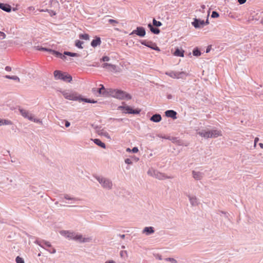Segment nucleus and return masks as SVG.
Listing matches in <instances>:
<instances>
[{
  "label": "nucleus",
  "instance_id": "nucleus-1",
  "mask_svg": "<svg viewBox=\"0 0 263 263\" xmlns=\"http://www.w3.org/2000/svg\"><path fill=\"white\" fill-rule=\"evenodd\" d=\"M101 87L98 90V92L104 97L111 96L120 100L125 99L130 100L132 99L129 94L123 90L112 88L105 89L103 85H101Z\"/></svg>",
  "mask_w": 263,
  "mask_h": 263
},
{
  "label": "nucleus",
  "instance_id": "nucleus-2",
  "mask_svg": "<svg viewBox=\"0 0 263 263\" xmlns=\"http://www.w3.org/2000/svg\"><path fill=\"white\" fill-rule=\"evenodd\" d=\"M95 178L103 189L108 190L112 189L113 183L112 181L110 179L102 176H96Z\"/></svg>",
  "mask_w": 263,
  "mask_h": 263
},
{
  "label": "nucleus",
  "instance_id": "nucleus-3",
  "mask_svg": "<svg viewBox=\"0 0 263 263\" xmlns=\"http://www.w3.org/2000/svg\"><path fill=\"white\" fill-rule=\"evenodd\" d=\"M55 80H61L65 82H70L72 81V77L65 72H62L60 70H56L53 72Z\"/></svg>",
  "mask_w": 263,
  "mask_h": 263
},
{
  "label": "nucleus",
  "instance_id": "nucleus-4",
  "mask_svg": "<svg viewBox=\"0 0 263 263\" xmlns=\"http://www.w3.org/2000/svg\"><path fill=\"white\" fill-rule=\"evenodd\" d=\"M61 92L64 98L67 100L78 101L80 99V97L77 96L76 93L72 92L69 90H64Z\"/></svg>",
  "mask_w": 263,
  "mask_h": 263
},
{
  "label": "nucleus",
  "instance_id": "nucleus-5",
  "mask_svg": "<svg viewBox=\"0 0 263 263\" xmlns=\"http://www.w3.org/2000/svg\"><path fill=\"white\" fill-rule=\"evenodd\" d=\"M165 74L174 79H184L186 76V72L184 71L177 72L172 71L170 72H166Z\"/></svg>",
  "mask_w": 263,
  "mask_h": 263
},
{
  "label": "nucleus",
  "instance_id": "nucleus-6",
  "mask_svg": "<svg viewBox=\"0 0 263 263\" xmlns=\"http://www.w3.org/2000/svg\"><path fill=\"white\" fill-rule=\"evenodd\" d=\"M118 109L120 110H125V113L131 114H138L140 112V109H133L130 107L128 106H120L118 107Z\"/></svg>",
  "mask_w": 263,
  "mask_h": 263
},
{
  "label": "nucleus",
  "instance_id": "nucleus-7",
  "mask_svg": "<svg viewBox=\"0 0 263 263\" xmlns=\"http://www.w3.org/2000/svg\"><path fill=\"white\" fill-rule=\"evenodd\" d=\"M134 34L140 37H144L146 34L145 30L143 27H137L136 29L134 30L129 35H132Z\"/></svg>",
  "mask_w": 263,
  "mask_h": 263
},
{
  "label": "nucleus",
  "instance_id": "nucleus-8",
  "mask_svg": "<svg viewBox=\"0 0 263 263\" xmlns=\"http://www.w3.org/2000/svg\"><path fill=\"white\" fill-rule=\"evenodd\" d=\"M186 196L188 197L190 204L192 206H195L199 204V202L196 196L187 194H186Z\"/></svg>",
  "mask_w": 263,
  "mask_h": 263
},
{
  "label": "nucleus",
  "instance_id": "nucleus-9",
  "mask_svg": "<svg viewBox=\"0 0 263 263\" xmlns=\"http://www.w3.org/2000/svg\"><path fill=\"white\" fill-rule=\"evenodd\" d=\"M101 67L103 68L106 69V70H107L109 71H114V72L117 71V67L115 65L109 64L107 63H104L102 64Z\"/></svg>",
  "mask_w": 263,
  "mask_h": 263
},
{
  "label": "nucleus",
  "instance_id": "nucleus-10",
  "mask_svg": "<svg viewBox=\"0 0 263 263\" xmlns=\"http://www.w3.org/2000/svg\"><path fill=\"white\" fill-rule=\"evenodd\" d=\"M74 240L81 243L88 242L91 240V238L90 237H83L82 235L77 233Z\"/></svg>",
  "mask_w": 263,
  "mask_h": 263
},
{
  "label": "nucleus",
  "instance_id": "nucleus-11",
  "mask_svg": "<svg viewBox=\"0 0 263 263\" xmlns=\"http://www.w3.org/2000/svg\"><path fill=\"white\" fill-rule=\"evenodd\" d=\"M192 24L195 28H201L204 26V21L195 18L194 21L192 22Z\"/></svg>",
  "mask_w": 263,
  "mask_h": 263
},
{
  "label": "nucleus",
  "instance_id": "nucleus-12",
  "mask_svg": "<svg viewBox=\"0 0 263 263\" xmlns=\"http://www.w3.org/2000/svg\"><path fill=\"white\" fill-rule=\"evenodd\" d=\"M19 111L23 117L27 118L29 120H32L33 116L31 114H30L28 111L23 108H20Z\"/></svg>",
  "mask_w": 263,
  "mask_h": 263
},
{
  "label": "nucleus",
  "instance_id": "nucleus-13",
  "mask_svg": "<svg viewBox=\"0 0 263 263\" xmlns=\"http://www.w3.org/2000/svg\"><path fill=\"white\" fill-rule=\"evenodd\" d=\"M155 178H156L158 179H159V180H164L165 179H172L173 177L172 176H167L165 175L164 174L157 171Z\"/></svg>",
  "mask_w": 263,
  "mask_h": 263
},
{
  "label": "nucleus",
  "instance_id": "nucleus-14",
  "mask_svg": "<svg viewBox=\"0 0 263 263\" xmlns=\"http://www.w3.org/2000/svg\"><path fill=\"white\" fill-rule=\"evenodd\" d=\"M155 232L154 228L152 227H145L142 230V233L149 235Z\"/></svg>",
  "mask_w": 263,
  "mask_h": 263
},
{
  "label": "nucleus",
  "instance_id": "nucleus-15",
  "mask_svg": "<svg viewBox=\"0 0 263 263\" xmlns=\"http://www.w3.org/2000/svg\"><path fill=\"white\" fill-rule=\"evenodd\" d=\"M165 116L167 117H170L173 119L177 118V112L173 110H167L165 112Z\"/></svg>",
  "mask_w": 263,
  "mask_h": 263
},
{
  "label": "nucleus",
  "instance_id": "nucleus-16",
  "mask_svg": "<svg viewBox=\"0 0 263 263\" xmlns=\"http://www.w3.org/2000/svg\"><path fill=\"white\" fill-rule=\"evenodd\" d=\"M193 177L196 180H200L203 178V174L200 172L192 171Z\"/></svg>",
  "mask_w": 263,
  "mask_h": 263
},
{
  "label": "nucleus",
  "instance_id": "nucleus-17",
  "mask_svg": "<svg viewBox=\"0 0 263 263\" xmlns=\"http://www.w3.org/2000/svg\"><path fill=\"white\" fill-rule=\"evenodd\" d=\"M61 234H67V235H66L67 237L74 240L77 233L75 232H73L63 231L61 232Z\"/></svg>",
  "mask_w": 263,
  "mask_h": 263
},
{
  "label": "nucleus",
  "instance_id": "nucleus-18",
  "mask_svg": "<svg viewBox=\"0 0 263 263\" xmlns=\"http://www.w3.org/2000/svg\"><path fill=\"white\" fill-rule=\"evenodd\" d=\"M0 8L7 12H10L11 11V6L7 4L0 3Z\"/></svg>",
  "mask_w": 263,
  "mask_h": 263
},
{
  "label": "nucleus",
  "instance_id": "nucleus-19",
  "mask_svg": "<svg viewBox=\"0 0 263 263\" xmlns=\"http://www.w3.org/2000/svg\"><path fill=\"white\" fill-rule=\"evenodd\" d=\"M221 133L219 130H212L210 131L209 138H216L221 136Z\"/></svg>",
  "mask_w": 263,
  "mask_h": 263
},
{
  "label": "nucleus",
  "instance_id": "nucleus-20",
  "mask_svg": "<svg viewBox=\"0 0 263 263\" xmlns=\"http://www.w3.org/2000/svg\"><path fill=\"white\" fill-rule=\"evenodd\" d=\"M50 53H51L52 54L54 55L55 57L62 59L63 60H65L66 59V57L64 55L62 54L59 51L53 50L52 49L50 50Z\"/></svg>",
  "mask_w": 263,
  "mask_h": 263
},
{
  "label": "nucleus",
  "instance_id": "nucleus-21",
  "mask_svg": "<svg viewBox=\"0 0 263 263\" xmlns=\"http://www.w3.org/2000/svg\"><path fill=\"white\" fill-rule=\"evenodd\" d=\"M161 119L162 118L161 115L158 114L153 115L150 118V120L154 122H159L161 120Z\"/></svg>",
  "mask_w": 263,
  "mask_h": 263
},
{
  "label": "nucleus",
  "instance_id": "nucleus-22",
  "mask_svg": "<svg viewBox=\"0 0 263 263\" xmlns=\"http://www.w3.org/2000/svg\"><path fill=\"white\" fill-rule=\"evenodd\" d=\"M101 39L99 37L96 36L91 42V46L93 47H96L101 44Z\"/></svg>",
  "mask_w": 263,
  "mask_h": 263
},
{
  "label": "nucleus",
  "instance_id": "nucleus-23",
  "mask_svg": "<svg viewBox=\"0 0 263 263\" xmlns=\"http://www.w3.org/2000/svg\"><path fill=\"white\" fill-rule=\"evenodd\" d=\"M148 27L150 29L151 31L154 34H158L160 33V29L156 27H154L151 23L148 24Z\"/></svg>",
  "mask_w": 263,
  "mask_h": 263
},
{
  "label": "nucleus",
  "instance_id": "nucleus-24",
  "mask_svg": "<svg viewBox=\"0 0 263 263\" xmlns=\"http://www.w3.org/2000/svg\"><path fill=\"white\" fill-rule=\"evenodd\" d=\"M210 130H202L198 132V134L201 137L208 138H209Z\"/></svg>",
  "mask_w": 263,
  "mask_h": 263
},
{
  "label": "nucleus",
  "instance_id": "nucleus-25",
  "mask_svg": "<svg viewBox=\"0 0 263 263\" xmlns=\"http://www.w3.org/2000/svg\"><path fill=\"white\" fill-rule=\"evenodd\" d=\"M93 142L95 144H96L97 145L100 146L102 148H105L106 147L105 143L102 142L99 139H95L93 140Z\"/></svg>",
  "mask_w": 263,
  "mask_h": 263
},
{
  "label": "nucleus",
  "instance_id": "nucleus-26",
  "mask_svg": "<svg viewBox=\"0 0 263 263\" xmlns=\"http://www.w3.org/2000/svg\"><path fill=\"white\" fill-rule=\"evenodd\" d=\"M174 55L177 57H183L184 51L182 49L177 48L174 52Z\"/></svg>",
  "mask_w": 263,
  "mask_h": 263
},
{
  "label": "nucleus",
  "instance_id": "nucleus-27",
  "mask_svg": "<svg viewBox=\"0 0 263 263\" xmlns=\"http://www.w3.org/2000/svg\"><path fill=\"white\" fill-rule=\"evenodd\" d=\"M148 47L158 51H160V48L157 46V45L152 42H150V44H149Z\"/></svg>",
  "mask_w": 263,
  "mask_h": 263
},
{
  "label": "nucleus",
  "instance_id": "nucleus-28",
  "mask_svg": "<svg viewBox=\"0 0 263 263\" xmlns=\"http://www.w3.org/2000/svg\"><path fill=\"white\" fill-rule=\"evenodd\" d=\"M79 101H83L86 103H96L97 102V101H95L94 100H91L89 99H86V98H82L80 97V99Z\"/></svg>",
  "mask_w": 263,
  "mask_h": 263
},
{
  "label": "nucleus",
  "instance_id": "nucleus-29",
  "mask_svg": "<svg viewBox=\"0 0 263 263\" xmlns=\"http://www.w3.org/2000/svg\"><path fill=\"white\" fill-rule=\"evenodd\" d=\"M12 122L11 121L6 119H0V125H11Z\"/></svg>",
  "mask_w": 263,
  "mask_h": 263
},
{
  "label": "nucleus",
  "instance_id": "nucleus-30",
  "mask_svg": "<svg viewBox=\"0 0 263 263\" xmlns=\"http://www.w3.org/2000/svg\"><path fill=\"white\" fill-rule=\"evenodd\" d=\"M157 172V171H156L153 168H151L147 171V174L151 176L155 177Z\"/></svg>",
  "mask_w": 263,
  "mask_h": 263
},
{
  "label": "nucleus",
  "instance_id": "nucleus-31",
  "mask_svg": "<svg viewBox=\"0 0 263 263\" xmlns=\"http://www.w3.org/2000/svg\"><path fill=\"white\" fill-rule=\"evenodd\" d=\"M64 198L65 199H67V200H71V201H73V202H75L76 201H78L79 200V199L78 198H74V197H71L68 194H65L64 195Z\"/></svg>",
  "mask_w": 263,
  "mask_h": 263
},
{
  "label": "nucleus",
  "instance_id": "nucleus-32",
  "mask_svg": "<svg viewBox=\"0 0 263 263\" xmlns=\"http://www.w3.org/2000/svg\"><path fill=\"white\" fill-rule=\"evenodd\" d=\"M5 78L7 79H11V80H13L15 81H17L18 82L20 81V78L17 76H10L9 75H6L5 76Z\"/></svg>",
  "mask_w": 263,
  "mask_h": 263
},
{
  "label": "nucleus",
  "instance_id": "nucleus-33",
  "mask_svg": "<svg viewBox=\"0 0 263 263\" xmlns=\"http://www.w3.org/2000/svg\"><path fill=\"white\" fill-rule=\"evenodd\" d=\"M79 37L81 39L85 40H89V35L88 34H80L79 35Z\"/></svg>",
  "mask_w": 263,
  "mask_h": 263
},
{
  "label": "nucleus",
  "instance_id": "nucleus-34",
  "mask_svg": "<svg viewBox=\"0 0 263 263\" xmlns=\"http://www.w3.org/2000/svg\"><path fill=\"white\" fill-rule=\"evenodd\" d=\"M84 43L83 42L81 41L80 40H76L75 43V45L76 47H77L79 48H83V47L82 46V45Z\"/></svg>",
  "mask_w": 263,
  "mask_h": 263
},
{
  "label": "nucleus",
  "instance_id": "nucleus-35",
  "mask_svg": "<svg viewBox=\"0 0 263 263\" xmlns=\"http://www.w3.org/2000/svg\"><path fill=\"white\" fill-rule=\"evenodd\" d=\"M153 25L155 27H160L162 25L161 22L156 21L155 18L153 20Z\"/></svg>",
  "mask_w": 263,
  "mask_h": 263
},
{
  "label": "nucleus",
  "instance_id": "nucleus-36",
  "mask_svg": "<svg viewBox=\"0 0 263 263\" xmlns=\"http://www.w3.org/2000/svg\"><path fill=\"white\" fill-rule=\"evenodd\" d=\"M42 242H43V245L44 247H48V248H51L52 247L51 243L49 241H46L44 240H42ZM44 249H45V248H44Z\"/></svg>",
  "mask_w": 263,
  "mask_h": 263
},
{
  "label": "nucleus",
  "instance_id": "nucleus-37",
  "mask_svg": "<svg viewBox=\"0 0 263 263\" xmlns=\"http://www.w3.org/2000/svg\"><path fill=\"white\" fill-rule=\"evenodd\" d=\"M193 54L194 56L198 57L201 55V52L199 49L196 48L193 51Z\"/></svg>",
  "mask_w": 263,
  "mask_h": 263
},
{
  "label": "nucleus",
  "instance_id": "nucleus-38",
  "mask_svg": "<svg viewBox=\"0 0 263 263\" xmlns=\"http://www.w3.org/2000/svg\"><path fill=\"white\" fill-rule=\"evenodd\" d=\"M165 260H166L167 261H170L172 263H178L176 259H175L174 258H172V257L166 258H165Z\"/></svg>",
  "mask_w": 263,
  "mask_h": 263
},
{
  "label": "nucleus",
  "instance_id": "nucleus-39",
  "mask_svg": "<svg viewBox=\"0 0 263 263\" xmlns=\"http://www.w3.org/2000/svg\"><path fill=\"white\" fill-rule=\"evenodd\" d=\"M100 134L105 137L106 138H107L108 139H110V137L109 134L105 131H104V130L101 131L100 132Z\"/></svg>",
  "mask_w": 263,
  "mask_h": 263
},
{
  "label": "nucleus",
  "instance_id": "nucleus-40",
  "mask_svg": "<svg viewBox=\"0 0 263 263\" xmlns=\"http://www.w3.org/2000/svg\"><path fill=\"white\" fill-rule=\"evenodd\" d=\"M120 256L122 258H126L127 257V252L126 251H121L120 253Z\"/></svg>",
  "mask_w": 263,
  "mask_h": 263
},
{
  "label": "nucleus",
  "instance_id": "nucleus-41",
  "mask_svg": "<svg viewBox=\"0 0 263 263\" xmlns=\"http://www.w3.org/2000/svg\"><path fill=\"white\" fill-rule=\"evenodd\" d=\"M15 261L16 263H24V259L19 256L16 257Z\"/></svg>",
  "mask_w": 263,
  "mask_h": 263
},
{
  "label": "nucleus",
  "instance_id": "nucleus-42",
  "mask_svg": "<svg viewBox=\"0 0 263 263\" xmlns=\"http://www.w3.org/2000/svg\"><path fill=\"white\" fill-rule=\"evenodd\" d=\"M36 48L38 50L46 51H48L49 52H50V50H51V49H48V48H44V47H40L39 46H37Z\"/></svg>",
  "mask_w": 263,
  "mask_h": 263
},
{
  "label": "nucleus",
  "instance_id": "nucleus-43",
  "mask_svg": "<svg viewBox=\"0 0 263 263\" xmlns=\"http://www.w3.org/2000/svg\"><path fill=\"white\" fill-rule=\"evenodd\" d=\"M219 16L218 13L216 11H213L212 13L211 17L213 18H217Z\"/></svg>",
  "mask_w": 263,
  "mask_h": 263
},
{
  "label": "nucleus",
  "instance_id": "nucleus-44",
  "mask_svg": "<svg viewBox=\"0 0 263 263\" xmlns=\"http://www.w3.org/2000/svg\"><path fill=\"white\" fill-rule=\"evenodd\" d=\"M30 121H33L35 123H40V124H42V121L40 120V119H35L33 117V116H32V120H30Z\"/></svg>",
  "mask_w": 263,
  "mask_h": 263
},
{
  "label": "nucleus",
  "instance_id": "nucleus-45",
  "mask_svg": "<svg viewBox=\"0 0 263 263\" xmlns=\"http://www.w3.org/2000/svg\"><path fill=\"white\" fill-rule=\"evenodd\" d=\"M109 60L110 58L107 56H104L100 59V61L103 62H107L109 61Z\"/></svg>",
  "mask_w": 263,
  "mask_h": 263
},
{
  "label": "nucleus",
  "instance_id": "nucleus-46",
  "mask_svg": "<svg viewBox=\"0 0 263 263\" xmlns=\"http://www.w3.org/2000/svg\"><path fill=\"white\" fill-rule=\"evenodd\" d=\"M35 243H36L37 245H39L42 248H44V247L43 245L42 240H36L35 241Z\"/></svg>",
  "mask_w": 263,
  "mask_h": 263
},
{
  "label": "nucleus",
  "instance_id": "nucleus-47",
  "mask_svg": "<svg viewBox=\"0 0 263 263\" xmlns=\"http://www.w3.org/2000/svg\"><path fill=\"white\" fill-rule=\"evenodd\" d=\"M170 140H172L173 143H176L180 144V141L179 140L177 139V138H172V139H170Z\"/></svg>",
  "mask_w": 263,
  "mask_h": 263
},
{
  "label": "nucleus",
  "instance_id": "nucleus-48",
  "mask_svg": "<svg viewBox=\"0 0 263 263\" xmlns=\"http://www.w3.org/2000/svg\"><path fill=\"white\" fill-rule=\"evenodd\" d=\"M108 23L110 24L114 25L115 24H118V22L116 20L113 19H109L108 20Z\"/></svg>",
  "mask_w": 263,
  "mask_h": 263
},
{
  "label": "nucleus",
  "instance_id": "nucleus-49",
  "mask_svg": "<svg viewBox=\"0 0 263 263\" xmlns=\"http://www.w3.org/2000/svg\"><path fill=\"white\" fill-rule=\"evenodd\" d=\"M125 163L127 164H132L133 163V162L130 159L126 158L125 159Z\"/></svg>",
  "mask_w": 263,
  "mask_h": 263
},
{
  "label": "nucleus",
  "instance_id": "nucleus-50",
  "mask_svg": "<svg viewBox=\"0 0 263 263\" xmlns=\"http://www.w3.org/2000/svg\"><path fill=\"white\" fill-rule=\"evenodd\" d=\"M47 250L50 253L54 254L56 252V250L52 248L51 249H47Z\"/></svg>",
  "mask_w": 263,
  "mask_h": 263
},
{
  "label": "nucleus",
  "instance_id": "nucleus-51",
  "mask_svg": "<svg viewBox=\"0 0 263 263\" xmlns=\"http://www.w3.org/2000/svg\"><path fill=\"white\" fill-rule=\"evenodd\" d=\"M141 43L142 45H144L145 46L148 47L149 44H150V42H147L146 41H142L141 42Z\"/></svg>",
  "mask_w": 263,
  "mask_h": 263
},
{
  "label": "nucleus",
  "instance_id": "nucleus-52",
  "mask_svg": "<svg viewBox=\"0 0 263 263\" xmlns=\"http://www.w3.org/2000/svg\"><path fill=\"white\" fill-rule=\"evenodd\" d=\"M138 148L137 147H134L132 148V152L134 153H136L138 152Z\"/></svg>",
  "mask_w": 263,
  "mask_h": 263
},
{
  "label": "nucleus",
  "instance_id": "nucleus-53",
  "mask_svg": "<svg viewBox=\"0 0 263 263\" xmlns=\"http://www.w3.org/2000/svg\"><path fill=\"white\" fill-rule=\"evenodd\" d=\"M63 55H64L65 56V55H69V56L71 57V52H69V51H64Z\"/></svg>",
  "mask_w": 263,
  "mask_h": 263
},
{
  "label": "nucleus",
  "instance_id": "nucleus-54",
  "mask_svg": "<svg viewBox=\"0 0 263 263\" xmlns=\"http://www.w3.org/2000/svg\"><path fill=\"white\" fill-rule=\"evenodd\" d=\"M79 56H80V54L79 53L71 52V57H78Z\"/></svg>",
  "mask_w": 263,
  "mask_h": 263
},
{
  "label": "nucleus",
  "instance_id": "nucleus-55",
  "mask_svg": "<svg viewBox=\"0 0 263 263\" xmlns=\"http://www.w3.org/2000/svg\"><path fill=\"white\" fill-rule=\"evenodd\" d=\"M258 140H259V138H258L256 137V138H255V139H254V146L255 147H256V143L258 141Z\"/></svg>",
  "mask_w": 263,
  "mask_h": 263
},
{
  "label": "nucleus",
  "instance_id": "nucleus-56",
  "mask_svg": "<svg viewBox=\"0 0 263 263\" xmlns=\"http://www.w3.org/2000/svg\"><path fill=\"white\" fill-rule=\"evenodd\" d=\"M238 1V2L240 4H243L244 3H245L247 1V0H237Z\"/></svg>",
  "mask_w": 263,
  "mask_h": 263
},
{
  "label": "nucleus",
  "instance_id": "nucleus-57",
  "mask_svg": "<svg viewBox=\"0 0 263 263\" xmlns=\"http://www.w3.org/2000/svg\"><path fill=\"white\" fill-rule=\"evenodd\" d=\"M70 125V123L69 121H65V125L66 127H68Z\"/></svg>",
  "mask_w": 263,
  "mask_h": 263
},
{
  "label": "nucleus",
  "instance_id": "nucleus-58",
  "mask_svg": "<svg viewBox=\"0 0 263 263\" xmlns=\"http://www.w3.org/2000/svg\"><path fill=\"white\" fill-rule=\"evenodd\" d=\"M0 36L3 37L2 39H5L6 37V34L3 32L0 31Z\"/></svg>",
  "mask_w": 263,
  "mask_h": 263
},
{
  "label": "nucleus",
  "instance_id": "nucleus-59",
  "mask_svg": "<svg viewBox=\"0 0 263 263\" xmlns=\"http://www.w3.org/2000/svg\"><path fill=\"white\" fill-rule=\"evenodd\" d=\"M5 70L7 71H10L11 70V67L7 66L5 67Z\"/></svg>",
  "mask_w": 263,
  "mask_h": 263
},
{
  "label": "nucleus",
  "instance_id": "nucleus-60",
  "mask_svg": "<svg viewBox=\"0 0 263 263\" xmlns=\"http://www.w3.org/2000/svg\"><path fill=\"white\" fill-rule=\"evenodd\" d=\"M118 236L122 239H124L125 237V235L124 234H119V235H118Z\"/></svg>",
  "mask_w": 263,
  "mask_h": 263
},
{
  "label": "nucleus",
  "instance_id": "nucleus-61",
  "mask_svg": "<svg viewBox=\"0 0 263 263\" xmlns=\"http://www.w3.org/2000/svg\"><path fill=\"white\" fill-rule=\"evenodd\" d=\"M209 24L208 18L206 19L205 21H204V26L205 25H208Z\"/></svg>",
  "mask_w": 263,
  "mask_h": 263
},
{
  "label": "nucleus",
  "instance_id": "nucleus-62",
  "mask_svg": "<svg viewBox=\"0 0 263 263\" xmlns=\"http://www.w3.org/2000/svg\"><path fill=\"white\" fill-rule=\"evenodd\" d=\"M221 213L224 215L226 218H228V213H227L224 212H222V211H221Z\"/></svg>",
  "mask_w": 263,
  "mask_h": 263
},
{
  "label": "nucleus",
  "instance_id": "nucleus-63",
  "mask_svg": "<svg viewBox=\"0 0 263 263\" xmlns=\"http://www.w3.org/2000/svg\"><path fill=\"white\" fill-rule=\"evenodd\" d=\"M105 263H116L114 260H109L106 261Z\"/></svg>",
  "mask_w": 263,
  "mask_h": 263
},
{
  "label": "nucleus",
  "instance_id": "nucleus-64",
  "mask_svg": "<svg viewBox=\"0 0 263 263\" xmlns=\"http://www.w3.org/2000/svg\"><path fill=\"white\" fill-rule=\"evenodd\" d=\"M259 146L263 149V144L262 143H259Z\"/></svg>",
  "mask_w": 263,
  "mask_h": 263
}]
</instances>
